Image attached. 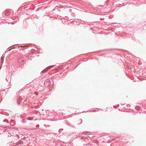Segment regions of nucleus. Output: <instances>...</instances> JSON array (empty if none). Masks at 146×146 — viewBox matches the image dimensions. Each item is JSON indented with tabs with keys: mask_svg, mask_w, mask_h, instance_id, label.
I'll return each mask as SVG.
<instances>
[{
	"mask_svg": "<svg viewBox=\"0 0 146 146\" xmlns=\"http://www.w3.org/2000/svg\"><path fill=\"white\" fill-rule=\"evenodd\" d=\"M53 67V66H49L47 68H46L45 69L43 70L42 72V73H44L47 71L48 70L50 69L51 68H52Z\"/></svg>",
	"mask_w": 146,
	"mask_h": 146,
	"instance_id": "nucleus-1",
	"label": "nucleus"
},
{
	"mask_svg": "<svg viewBox=\"0 0 146 146\" xmlns=\"http://www.w3.org/2000/svg\"><path fill=\"white\" fill-rule=\"evenodd\" d=\"M23 144V145H24L23 144V141L21 140H19L18 142L17 143V145H22Z\"/></svg>",
	"mask_w": 146,
	"mask_h": 146,
	"instance_id": "nucleus-2",
	"label": "nucleus"
},
{
	"mask_svg": "<svg viewBox=\"0 0 146 146\" xmlns=\"http://www.w3.org/2000/svg\"><path fill=\"white\" fill-rule=\"evenodd\" d=\"M27 119L30 120H31L32 119V118H29L28 119Z\"/></svg>",
	"mask_w": 146,
	"mask_h": 146,
	"instance_id": "nucleus-3",
	"label": "nucleus"
},
{
	"mask_svg": "<svg viewBox=\"0 0 146 146\" xmlns=\"http://www.w3.org/2000/svg\"><path fill=\"white\" fill-rule=\"evenodd\" d=\"M5 121H7V123H8V121H7V120H3V122H5Z\"/></svg>",
	"mask_w": 146,
	"mask_h": 146,
	"instance_id": "nucleus-4",
	"label": "nucleus"
},
{
	"mask_svg": "<svg viewBox=\"0 0 146 146\" xmlns=\"http://www.w3.org/2000/svg\"><path fill=\"white\" fill-rule=\"evenodd\" d=\"M18 61H19V62H21V60H20V59H19Z\"/></svg>",
	"mask_w": 146,
	"mask_h": 146,
	"instance_id": "nucleus-5",
	"label": "nucleus"
},
{
	"mask_svg": "<svg viewBox=\"0 0 146 146\" xmlns=\"http://www.w3.org/2000/svg\"><path fill=\"white\" fill-rule=\"evenodd\" d=\"M39 125H38V126H37V127H39Z\"/></svg>",
	"mask_w": 146,
	"mask_h": 146,
	"instance_id": "nucleus-6",
	"label": "nucleus"
},
{
	"mask_svg": "<svg viewBox=\"0 0 146 146\" xmlns=\"http://www.w3.org/2000/svg\"><path fill=\"white\" fill-rule=\"evenodd\" d=\"M39 125H38V126H37V127H39Z\"/></svg>",
	"mask_w": 146,
	"mask_h": 146,
	"instance_id": "nucleus-7",
	"label": "nucleus"
}]
</instances>
